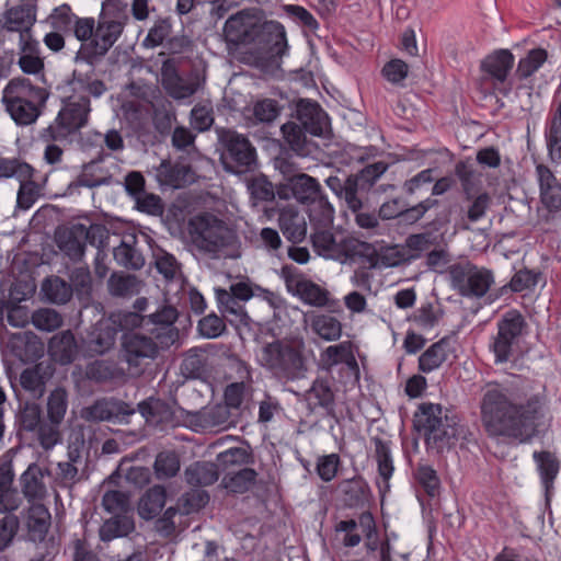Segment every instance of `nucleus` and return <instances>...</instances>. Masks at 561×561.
Instances as JSON below:
<instances>
[{
	"instance_id": "1",
	"label": "nucleus",
	"mask_w": 561,
	"mask_h": 561,
	"mask_svg": "<svg viewBox=\"0 0 561 561\" xmlns=\"http://www.w3.org/2000/svg\"><path fill=\"white\" fill-rule=\"evenodd\" d=\"M480 413L488 437L528 444L546 431L547 396L488 389L480 402Z\"/></svg>"
},
{
	"instance_id": "2",
	"label": "nucleus",
	"mask_w": 561,
	"mask_h": 561,
	"mask_svg": "<svg viewBox=\"0 0 561 561\" xmlns=\"http://www.w3.org/2000/svg\"><path fill=\"white\" fill-rule=\"evenodd\" d=\"M127 20L121 0H105L96 24L93 18L77 16L71 31L81 45L75 61L96 66L118 41Z\"/></svg>"
},
{
	"instance_id": "3",
	"label": "nucleus",
	"mask_w": 561,
	"mask_h": 561,
	"mask_svg": "<svg viewBox=\"0 0 561 561\" xmlns=\"http://www.w3.org/2000/svg\"><path fill=\"white\" fill-rule=\"evenodd\" d=\"M389 164L377 161L367 164L344 180L337 175H331L325 180L327 186L340 198L344 199L352 213L371 207V199L387 191H394V184H381L375 187L377 181L386 173Z\"/></svg>"
},
{
	"instance_id": "4",
	"label": "nucleus",
	"mask_w": 561,
	"mask_h": 561,
	"mask_svg": "<svg viewBox=\"0 0 561 561\" xmlns=\"http://www.w3.org/2000/svg\"><path fill=\"white\" fill-rule=\"evenodd\" d=\"M335 533H343L342 545L345 548L357 547L364 538L365 560L393 561L390 539H380L375 516L369 510L362 512L357 519L348 518L334 525Z\"/></svg>"
},
{
	"instance_id": "5",
	"label": "nucleus",
	"mask_w": 561,
	"mask_h": 561,
	"mask_svg": "<svg viewBox=\"0 0 561 561\" xmlns=\"http://www.w3.org/2000/svg\"><path fill=\"white\" fill-rule=\"evenodd\" d=\"M191 232L196 247L207 253L233 256L238 237L234 230L213 214L205 213L190 221Z\"/></svg>"
},
{
	"instance_id": "6",
	"label": "nucleus",
	"mask_w": 561,
	"mask_h": 561,
	"mask_svg": "<svg viewBox=\"0 0 561 561\" xmlns=\"http://www.w3.org/2000/svg\"><path fill=\"white\" fill-rule=\"evenodd\" d=\"M221 147L220 160L225 171L241 175L254 172L259 165L256 149L249 138L234 129L216 128Z\"/></svg>"
},
{
	"instance_id": "7",
	"label": "nucleus",
	"mask_w": 561,
	"mask_h": 561,
	"mask_svg": "<svg viewBox=\"0 0 561 561\" xmlns=\"http://www.w3.org/2000/svg\"><path fill=\"white\" fill-rule=\"evenodd\" d=\"M90 112L89 96L65 99L55 121L41 131V139L46 142L67 140L88 124Z\"/></svg>"
},
{
	"instance_id": "8",
	"label": "nucleus",
	"mask_w": 561,
	"mask_h": 561,
	"mask_svg": "<svg viewBox=\"0 0 561 561\" xmlns=\"http://www.w3.org/2000/svg\"><path fill=\"white\" fill-rule=\"evenodd\" d=\"M529 325L517 309H508L496 321V334L492 337L490 350L495 364L507 363L520 341L528 334Z\"/></svg>"
},
{
	"instance_id": "9",
	"label": "nucleus",
	"mask_w": 561,
	"mask_h": 561,
	"mask_svg": "<svg viewBox=\"0 0 561 561\" xmlns=\"http://www.w3.org/2000/svg\"><path fill=\"white\" fill-rule=\"evenodd\" d=\"M253 37L251 45L257 66L265 73H276L280 69V24L275 21L256 23Z\"/></svg>"
},
{
	"instance_id": "10",
	"label": "nucleus",
	"mask_w": 561,
	"mask_h": 561,
	"mask_svg": "<svg viewBox=\"0 0 561 561\" xmlns=\"http://www.w3.org/2000/svg\"><path fill=\"white\" fill-rule=\"evenodd\" d=\"M160 350L162 345L152 334L128 331L121 337L119 358L130 370L141 371L158 357Z\"/></svg>"
},
{
	"instance_id": "11",
	"label": "nucleus",
	"mask_w": 561,
	"mask_h": 561,
	"mask_svg": "<svg viewBox=\"0 0 561 561\" xmlns=\"http://www.w3.org/2000/svg\"><path fill=\"white\" fill-rule=\"evenodd\" d=\"M515 65V56L507 48H497L485 55L479 65L481 79L492 84L503 96H508L513 83L508 81Z\"/></svg>"
},
{
	"instance_id": "12",
	"label": "nucleus",
	"mask_w": 561,
	"mask_h": 561,
	"mask_svg": "<svg viewBox=\"0 0 561 561\" xmlns=\"http://www.w3.org/2000/svg\"><path fill=\"white\" fill-rule=\"evenodd\" d=\"M294 164L283 158V201L295 199L307 205L322 191L317 179L301 171H296Z\"/></svg>"
},
{
	"instance_id": "13",
	"label": "nucleus",
	"mask_w": 561,
	"mask_h": 561,
	"mask_svg": "<svg viewBox=\"0 0 561 561\" xmlns=\"http://www.w3.org/2000/svg\"><path fill=\"white\" fill-rule=\"evenodd\" d=\"M451 209H445L435 215V217L424 225V231L409 234L405 238L404 247L409 255L408 260H417L431 247L438 245L443 239L442 230L450 224Z\"/></svg>"
},
{
	"instance_id": "14",
	"label": "nucleus",
	"mask_w": 561,
	"mask_h": 561,
	"mask_svg": "<svg viewBox=\"0 0 561 561\" xmlns=\"http://www.w3.org/2000/svg\"><path fill=\"white\" fill-rule=\"evenodd\" d=\"M290 116L296 118L310 135L329 139L332 136L330 118L317 101L298 99L289 105Z\"/></svg>"
},
{
	"instance_id": "15",
	"label": "nucleus",
	"mask_w": 561,
	"mask_h": 561,
	"mask_svg": "<svg viewBox=\"0 0 561 561\" xmlns=\"http://www.w3.org/2000/svg\"><path fill=\"white\" fill-rule=\"evenodd\" d=\"M161 84L169 96L174 100H184L194 95L203 85L204 79H201L197 72L191 73L185 80L178 69V61L169 58L162 62Z\"/></svg>"
},
{
	"instance_id": "16",
	"label": "nucleus",
	"mask_w": 561,
	"mask_h": 561,
	"mask_svg": "<svg viewBox=\"0 0 561 561\" xmlns=\"http://www.w3.org/2000/svg\"><path fill=\"white\" fill-rule=\"evenodd\" d=\"M179 311L173 306H162L147 316L146 325L150 328V334L162 345V350H169L180 341V331L175 327Z\"/></svg>"
},
{
	"instance_id": "17",
	"label": "nucleus",
	"mask_w": 561,
	"mask_h": 561,
	"mask_svg": "<svg viewBox=\"0 0 561 561\" xmlns=\"http://www.w3.org/2000/svg\"><path fill=\"white\" fill-rule=\"evenodd\" d=\"M294 270L295 267L291 265H283V278L286 289L309 306H328L330 304L329 291L310 279L294 275Z\"/></svg>"
},
{
	"instance_id": "18",
	"label": "nucleus",
	"mask_w": 561,
	"mask_h": 561,
	"mask_svg": "<svg viewBox=\"0 0 561 561\" xmlns=\"http://www.w3.org/2000/svg\"><path fill=\"white\" fill-rule=\"evenodd\" d=\"M428 437H425V447L427 451H434L442 455L446 450L454 448L463 435V426L459 423L457 415L445 413L443 422L437 425Z\"/></svg>"
},
{
	"instance_id": "19",
	"label": "nucleus",
	"mask_w": 561,
	"mask_h": 561,
	"mask_svg": "<svg viewBox=\"0 0 561 561\" xmlns=\"http://www.w3.org/2000/svg\"><path fill=\"white\" fill-rule=\"evenodd\" d=\"M337 490L343 507L362 512L369 510L373 494L368 482L362 476L341 481Z\"/></svg>"
},
{
	"instance_id": "20",
	"label": "nucleus",
	"mask_w": 561,
	"mask_h": 561,
	"mask_svg": "<svg viewBox=\"0 0 561 561\" xmlns=\"http://www.w3.org/2000/svg\"><path fill=\"white\" fill-rule=\"evenodd\" d=\"M85 225L73 222L69 226H59L55 230V242L58 249L71 261H80L85 251Z\"/></svg>"
},
{
	"instance_id": "21",
	"label": "nucleus",
	"mask_w": 561,
	"mask_h": 561,
	"mask_svg": "<svg viewBox=\"0 0 561 561\" xmlns=\"http://www.w3.org/2000/svg\"><path fill=\"white\" fill-rule=\"evenodd\" d=\"M49 92L42 87L35 85L28 78H12L2 92V99L16 101L19 103L32 102L33 105L45 107Z\"/></svg>"
},
{
	"instance_id": "22",
	"label": "nucleus",
	"mask_w": 561,
	"mask_h": 561,
	"mask_svg": "<svg viewBox=\"0 0 561 561\" xmlns=\"http://www.w3.org/2000/svg\"><path fill=\"white\" fill-rule=\"evenodd\" d=\"M306 133L308 131L296 123L283 124V158L289 161L294 156L306 158L317 152L318 145L309 140Z\"/></svg>"
},
{
	"instance_id": "23",
	"label": "nucleus",
	"mask_w": 561,
	"mask_h": 561,
	"mask_svg": "<svg viewBox=\"0 0 561 561\" xmlns=\"http://www.w3.org/2000/svg\"><path fill=\"white\" fill-rule=\"evenodd\" d=\"M118 327L115 317L99 321L83 340L85 351L91 355H103L113 348Z\"/></svg>"
},
{
	"instance_id": "24",
	"label": "nucleus",
	"mask_w": 561,
	"mask_h": 561,
	"mask_svg": "<svg viewBox=\"0 0 561 561\" xmlns=\"http://www.w3.org/2000/svg\"><path fill=\"white\" fill-rule=\"evenodd\" d=\"M256 22L243 11L231 15L224 25V36L228 45L239 47L251 45L255 34Z\"/></svg>"
},
{
	"instance_id": "25",
	"label": "nucleus",
	"mask_w": 561,
	"mask_h": 561,
	"mask_svg": "<svg viewBox=\"0 0 561 561\" xmlns=\"http://www.w3.org/2000/svg\"><path fill=\"white\" fill-rule=\"evenodd\" d=\"M311 243L314 252L328 260L345 263V254L348 245V237L336 240L334 233L329 229L312 231Z\"/></svg>"
},
{
	"instance_id": "26",
	"label": "nucleus",
	"mask_w": 561,
	"mask_h": 561,
	"mask_svg": "<svg viewBox=\"0 0 561 561\" xmlns=\"http://www.w3.org/2000/svg\"><path fill=\"white\" fill-rule=\"evenodd\" d=\"M533 460L536 463L540 483L543 488L546 504L550 506L554 481L561 469L560 460L556 454L550 450H535L533 453Z\"/></svg>"
},
{
	"instance_id": "27",
	"label": "nucleus",
	"mask_w": 561,
	"mask_h": 561,
	"mask_svg": "<svg viewBox=\"0 0 561 561\" xmlns=\"http://www.w3.org/2000/svg\"><path fill=\"white\" fill-rule=\"evenodd\" d=\"M108 153L100 152L99 157L83 164L81 173L69 183L68 191L70 194L79 187L94 188L112 183V174L108 170L100 165V163L108 157Z\"/></svg>"
},
{
	"instance_id": "28",
	"label": "nucleus",
	"mask_w": 561,
	"mask_h": 561,
	"mask_svg": "<svg viewBox=\"0 0 561 561\" xmlns=\"http://www.w3.org/2000/svg\"><path fill=\"white\" fill-rule=\"evenodd\" d=\"M156 171L160 185L173 188H182L194 183L196 179L192 165L183 161L163 160Z\"/></svg>"
},
{
	"instance_id": "29",
	"label": "nucleus",
	"mask_w": 561,
	"mask_h": 561,
	"mask_svg": "<svg viewBox=\"0 0 561 561\" xmlns=\"http://www.w3.org/2000/svg\"><path fill=\"white\" fill-rule=\"evenodd\" d=\"M304 348L302 339H283V378L294 380L305 376L307 365Z\"/></svg>"
},
{
	"instance_id": "30",
	"label": "nucleus",
	"mask_w": 561,
	"mask_h": 561,
	"mask_svg": "<svg viewBox=\"0 0 561 561\" xmlns=\"http://www.w3.org/2000/svg\"><path fill=\"white\" fill-rule=\"evenodd\" d=\"M445 413H447V410H444L439 403H420L413 414V431L421 435L425 440V437H428L434 433V430L436 428L435 426L440 425Z\"/></svg>"
},
{
	"instance_id": "31",
	"label": "nucleus",
	"mask_w": 561,
	"mask_h": 561,
	"mask_svg": "<svg viewBox=\"0 0 561 561\" xmlns=\"http://www.w3.org/2000/svg\"><path fill=\"white\" fill-rule=\"evenodd\" d=\"M49 474L46 467L36 462L28 465L26 470L20 477L21 489L24 497L28 502L43 500L47 494L44 478Z\"/></svg>"
},
{
	"instance_id": "32",
	"label": "nucleus",
	"mask_w": 561,
	"mask_h": 561,
	"mask_svg": "<svg viewBox=\"0 0 561 561\" xmlns=\"http://www.w3.org/2000/svg\"><path fill=\"white\" fill-rule=\"evenodd\" d=\"M307 401L311 411L317 408L324 410V415L339 422L335 412V396L327 379L317 378L307 392Z\"/></svg>"
},
{
	"instance_id": "33",
	"label": "nucleus",
	"mask_w": 561,
	"mask_h": 561,
	"mask_svg": "<svg viewBox=\"0 0 561 561\" xmlns=\"http://www.w3.org/2000/svg\"><path fill=\"white\" fill-rule=\"evenodd\" d=\"M545 140L552 163H561V100L551 107L545 124Z\"/></svg>"
},
{
	"instance_id": "34",
	"label": "nucleus",
	"mask_w": 561,
	"mask_h": 561,
	"mask_svg": "<svg viewBox=\"0 0 561 561\" xmlns=\"http://www.w3.org/2000/svg\"><path fill=\"white\" fill-rule=\"evenodd\" d=\"M113 255L116 263L127 270L138 271L145 265V257L137 248V237L127 234L121 243L114 248Z\"/></svg>"
},
{
	"instance_id": "35",
	"label": "nucleus",
	"mask_w": 561,
	"mask_h": 561,
	"mask_svg": "<svg viewBox=\"0 0 561 561\" xmlns=\"http://www.w3.org/2000/svg\"><path fill=\"white\" fill-rule=\"evenodd\" d=\"M375 446V458L377 461V471L382 479L383 486L378 484L379 493L381 496L389 490V480L393 474L394 466L391 456V440H386L379 436H375L373 439Z\"/></svg>"
},
{
	"instance_id": "36",
	"label": "nucleus",
	"mask_w": 561,
	"mask_h": 561,
	"mask_svg": "<svg viewBox=\"0 0 561 561\" xmlns=\"http://www.w3.org/2000/svg\"><path fill=\"white\" fill-rule=\"evenodd\" d=\"M138 411L147 423L152 425H172L174 412L164 400L150 397L138 403Z\"/></svg>"
},
{
	"instance_id": "37",
	"label": "nucleus",
	"mask_w": 561,
	"mask_h": 561,
	"mask_svg": "<svg viewBox=\"0 0 561 561\" xmlns=\"http://www.w3.org/2000/svg\"><path fill=\"white\" fill-rule=\"evenodd\" d=\"M307 206L309 221L313 231L332 228L335 210L322 192L310 201Z\"/></svg>"
},
{
	"instance_id": "38",
	"label": "nucleus",
	"mask_w": 561,
	"mask_h": 561,
	"mask_svg": "<svg viewBox=\"0 0 561 561\" xmlns=\"http://www.w3.org/2000/svg\"><path fill=\"white\" fill-rule=\"evenodd\" d=\"M48 347L50 355L61 365L71 364L78 355L77 341L70 330L54 335Z\"/></svg>"
},
{
	"instance_id": "39",
	"label": "nucleus",
	"mask_w": 561,
	"mask_h": 561,
	"mask_svg": "<svg viewBox=\"0 0 561 561\" xmlns=\"http://www.w3.org/2000/svg\"><path fill=\"white\" fill-rule=\"evenodd\" d=\"M493 284L494 274L492 270L476 265L460 296L467 298H482L489 294Z\"/></svg>"
},
{
	"instance_id": "40",
	"label": "nucleus",
	"mask_w": 561,
	"mask_h": 561,
	"mask_svg": "<svg viewBox=\"0 0 561 561\" xmlns=\"http://www.w3.org/2000/svg\"><path fill=\"white\" fill-rule=\"evenodd\" d=\"M283 236L294 244L304 241L307 236L305 216L290 205H283Z\"/></svg>"
},
{
	"instance_id": "41",
	"label": "nucleus",
	"mask_w": 561,
	"mask_h": 561,
	"mask_svg": "<svg viewBox=\"0 0 561 561\" xmlns=\"http://www.w3.org/2000/svg\"><path fill=\"white\" fill-rule=\"evenodd\" d=\"M124 375V369L113 359H95L85 366L87 379L96 383L114 381Z\"/></svg>"
},
{
	"instance_id": "42",
	"label": "nucleus",
	"mask_w": 561,
	"mask_h": 561,
	"mask_svg": "<svg viewBox=\"0 0 561 561\" xmlns=\"http://www.w3.org/2000/svg\"><path fill=\"white\" fill-rule=\"evenodd\" d=\"M117 413L133 414L134 410H128L126 403L117 407L116 403L107 399H99L82 410V417L89 422H103L112 420Z\"/></svg>"
},
{
	"instance_id": "43",
	"label": "nucleus",
	"mask_w": 561,
	"mask_h": 561,
	"mask_svg": "<svg viewBox=\"0 0 561 561\" xmlns=\"http://www.w3.org/2000/svg\"><path fill=\"white\" fill-rule=\"evenodd\" d=\"M4 19L3 27L10 32H20L21 39H23L22 32L30 30L36 21V15L33 7L21 4L9 9L4 14Z\"/></svg>"
},
{
	"instance_id": "44",
	"label": "nucleus",
	"mask_w": 561,
	"mask_h": 561,
	"mask_svg": "<svg viewBox=\"0 0 561 561\" xmlns=\"http://www.w3.org/2000/svg\"><path fill=\"white\" fill-rule=\"evenodd\" d=\"M50 513L44 504H33L30 507L27 516V528L30 537L33 541H44L49 526Z\"/></svg>"
},
{
	"instance_id": "45",
	"label": "nucleus",
	"mask_w": 561,
	"mask_h": 561,
	"mask_svg": "<svg viewBox=\"0 0 561 561\" xmlns=\"http://www.w3.org/2000/svg\"><path fill=\"white\" fill-rule=\"evenodd\" d=\"M218 478L217 465L208 461H196L185 470V480L192 486L211 485Z\"/></svg>"
},
{
	"instance_id": "46",
	"label": "nucleus",
	"mask_w": 561,
	"mask_h": 561,
	"mask_svg": "<svg viewBox=\"0 0 561 561\" xmlns=\"http://www.w3.org/2000/svg\"><path fill=\"white\" fill-rule=\"evenodd\" d=\"M165 490L161 485H154L146 491L138 505V514L142 519H153L162 511L165 504Z\"/></svg>"
},
{
	"instance_id": "47",
	"label": "nucleus",
	"mask_w": 561,
	"mask_h": 561,
	"mask_svg": "<svg viewBox=\"0 0 561 561\" xmlns=\"http://www.w3.org/2000/svg\"><path fill=\"white\" fill-rule=\"evenodd\" d=\"M449 336H444L439 341L433 343L419 357V370L428 374L439 368L447 359L446 347L449 344Z\"/></svg>"
},
{
	"instance_id": "48",
	"label": "nucleus",
	"mask_w": 561,
	"mask_h": 561,
	"mask_svg": "<svg viewBox=\"0 0 561 561\" xmlns=\"http://www.w3.org/2000/svg\"><path fill=\"white\" fill-rule=\"evenodd\" d=\"M2 103L11 118L20 126H27L35 123L44 108L33 105L32 102L19 103L8 99H2Z\"/></svg>"
},
{
	"instance_id": "49",
	"label": "nucleus",
	"mask_w": 561,
	"mask_h": 561,
	"mask_svg": "<svg viewBox=\"0 0 561 561\" xmlns=\"http://www.w3.org/2000/svg\"><path fill=\"white\" fill-rule=\"evenodd\" d=\"M548 59V51L542 47L533 48L517 62L514 76L524 81L538 71Z\"/></svg>"
},
{
	"instance_id": "50",
	"label": "nucleus",
	"mask_w": 561,
	"mask_h": 561,
	"mask_svg": "<svg viewBox=\"0 0 561 561\" xmlns=\"http://www.w3.org/2000/svg\"><path fill=\"white\" fill-rule=\"evenodd\" d=\"M434 169L427 168L417 172L410 179H407L401 187L404 197L408 199L420 197L427 192L431 193V185L434 182Z\"/></svg>"
},
{
	"instance_id": "51",
	"label": "nucleus",
	"mask_w": 561,
	"mask_h": 561,
	"mask_svg": "<svg viewBox=\"0 0 561 561\" xmlns=\"http://www.w3.org/2000/svg\"><path fill=\"white\" fill-rule=\"evenodd\" d=\"M18 65L25 75L43 73L45 65L43 58L38 56L36 42H24L21 48Z\"/></svg>"
},
{
	"instance_id": "52",
	"label": "nucleus",
	"mask_w": 561,
	"mask_h": 561,
	"mask_svg": "<svg viewBox=\"0 0 561 561\" xmlns=\"http://www.w3.org/2000/svg\"><path fill=\"white\" fill-rule=\"evenodd\" d=\"M46 299L53 304H66L72 297V287L59 276L46 278L42 285Z\"/></svg>"
},
{
	"instance_id": "53",
	"label": "nucleus",
	"mask_w": 561,
	"mask_h": 561,
	"mask_svg": "<svg viewBox=\"0 0 561 561\" xmlns=\"http://www.w3.org/2000/svg\"><path fill=\"white\" fill-rule=\"evenodd\" d=\"M135 529L134 522L126 516L106 519L100 527V539L104 542L128 536Z\"/></svg>"
},
{
	"instance_id": "54",
	"label": "nucleus",
	"mask_w": 561,
	"mask_h": 561,
	"mask_svg": "<svg viewBox=\"0 0 561 561\" xmlns=\"http://www.w3.org/2000/svg\"><path fill=\"white\" fill-rule=\"evenodd\" d=\"M355 257H359L364 263L368 264L369 268H375L379 262V254L371 243L350 238L345 262Z\"/></svg>"
},
{
	"instance_id": "55",
	"label": "nucleus",
	"mask_w": 561,
	"mask_h": 561,
	"mask_svg": "<svg viewBox=\"0 0 561 561\" xmlns=\"http://www.w3.org/2000/svg\"><path fill=\"white\" fill-rule=\"evenodd\" d=\"M255 479V470L251 468H241L238 471L227 472L222 483L225 488L232 493H244L254 484Z\"/></svg>"
},
{
	"instance_id": "56",
	"label": "nucleus",
	"mask_w": 561,
	"mask_h": 561,
	"mask_svg": "<svg viewBox=\"0 0 561 561\" xmlns=\"http://www.w3.org/2000/svg\"><path fill=\"white\" fill-rule=\"evenodd\" d=\"M415 481L430 497L439 495L440 479L437 471L430 465L419 463L413 472Z\"/></svg>"
},
{
	"instance_id": "57",
	"label": "nucleus",
	"mask_w": 561,
	"mask_h": 561,
	"mask_svg": "<svg viewBox=\"0 0 561 561\" xmlns=\"http://www.w3.org/2000/svg\"><path fill=\"white\" fill-rule=\"evenodd\" d=\"M439 205L437 198L426 197L414 205L405 202V205L399 217V221L405 225H414L425 217L433 208Z\"/></svg>"
},
{
	"instance_id": "58",
	"label": "nucleus",
	"mask_w": 561,
	"mask_h": 561,
	"mask_svg": "<svg viewBox=\"0 0 561 561\" xmlns=\"http://www.w3.org/2000/svg\"><path fill=\"white\" fill-rule=\"evenodd\" d=\"M474 266L476 264L467 260L450 264L445 271L440 272L447 275L450 287L460 295Z\"/></svg>"
},
{
	"instance_id": "59",
	"label": "nucleus",
	"mask_w": 561,
	"mask_h": 561,
	"mask_svg": "<svg viewBox=\"0 0 561 561\" xmlns=\"http://www.w3.org/2000/svg\"><path fill=\"white\" fill-rule=\"evenodd\" d=\"M138 279L131 274L111 275L107 282L108 290L113 296L127 297L138 293Z\"/></svg>"
},
{
	"instance_id": "60",
	"label": "nucleus",
	"mask_w": 561,
	"mask_h": 561,
	"mask_svg": "<svg viewBox=\"0 0 561 561\" xmlns=\"http://www.w3.org/2000/svg\"><path fill=\"white\" fill-rule=\"evenodd\" d=\"M89 67L90 70L87 72L75 70L72 73L73 82L80 90L88 92L93 98H100L107 91L106 84L100 79H92L95 66Z\"/></svg>"
},
{
	"instance_id": "61",
	"label": "nucleus",
	"mask_w": 561,
	"mask_h": 561,
	"mask_svg": "<svg viewBox=\"0 0 561 561\" xmlns=\"http://www.w3.org/2000/svg\"><path fill=\"white\" fill-rule=\"evenodd\" d=\"M208 502L209 495L206 491L193 489L179 499L178 506L181 514L190 515L204 508Z\"/></svg>"
},
{
	"instance_id": "62",
	"label": "nucleus",
	"mask_w": 561,
	"mask_h": 561,
	"mask_svg": "<svg viewBox=\"0 0 561 561\" xmlns=\"http://www.w3.org/2000/svg\"><path fill=\"white\" fill-rule=\"evenodd\" d=\"M283 12L306 32L316 34L319 28L317 19L304 7L298 4H283Z\"/></svg>"
},
{
	"instance_id": "63",
	"label": "nucleus",
	"mask_w": 561,
	"mask_h": 561,
	"mask_svg": "<svg viewBox=\"0 0 561 561\" xmlns=\"http://www.w3.org/2000/svg\"><path fill=\"white\" fill-rule=\"evenodd\" d=\"M34 169L26 162L16 158L0 157V179L18 178L19 180L32 179Z\"/></svg>"
},
{
	"instance_id": "64",
	"label": "nucleus",
	"mask_w": 561,
	"mask_h": 561,
	"mask_svg": "<svg viewBox=\"0 0 561 561\" xmlns=\"http://www.w3.org/2000/svg\"><path fill=\"white\" fill-rule=\"evenodd\" d=\"M313 330L325 341L339 340L342 334L341 322L328 314L316 317L312 323Z\"/></svg>"
}]
</instances>
